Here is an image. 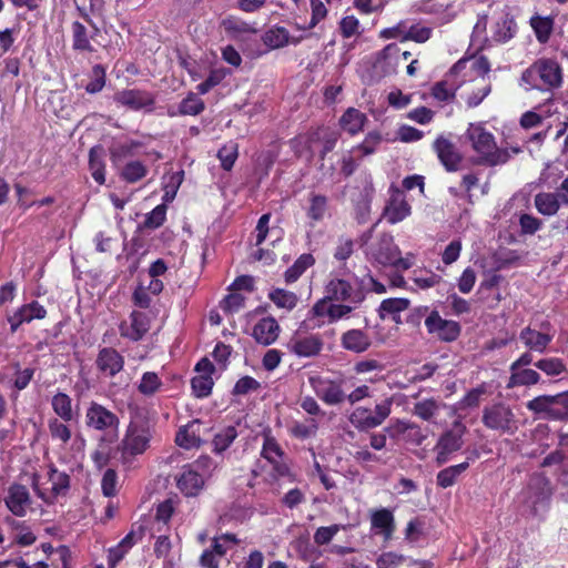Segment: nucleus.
I'll return each instance as SVG.
<instances>
[{"mask_svg": "<svg viewBox=\"0 0 568 568\" xmlns=\"http://www.w3.org/2000/svg\"><path fill=\"white\" fill-rule=\"evenodd\" d=\"M239 544V539L234 534H222L216 536L212 540V549L214 552L222 558L226 555L227 550Z\"/></svg>", "mask_w": 568, "mask_h": 568, "instance_id": "obj_50", "label": "nucleus"}, {"mask_svg": "<svg viewBox=\"0 0 568 568\" xmlns=\"http://www.w3.org/2000/svg\"><path fill=\"white\" fill-rule=\"evenodd\" d=\"M52 408L61 419L69 422L73 417L72 400L69 395L58 393L52 398Z\"/></svg>", "mask_w": 568, "mask_h": 568, "instance_id": "obj_43", "label": "nucleus"}, {"mask_svg": "<svg viewBox=\"0 0 568 568\" xmlns=\"http://www.w3.org/2000/svg\"><path fill=\"white\" fill-rule=\"evenodd\" d=\"M371 525L377 534H382L385 540H389L395 531V519L393 513L387 508L372 511Z\"/></svg>", "mask_w": 568, "mask_h": 568, "instance_id": "obj_27", "label": "nucleus"}, {"mask_svg": "<svg viewBox=\"0 0 568 568\" xmlns=\"http://www.w3.org/2000/svg\"><path fill=\"white\" fill-rule=\"evenodd\" d=\"M527 408L535 414H544L547 418L556 420L552 395H541L527 403Z\"/></svg>", "mask_w": 568, "mask_h": 568, "instance_id": "obj_37", "label": "nucleus"}, {"mask_svg": "<svg viewBox=\"0 0 568 568\" xmlns=\"http://www.w3.org/2000/svg\"><path fill=\"white\" fill-rule=\"evenodd\" d=\"M366 120L367 118L363 112L349 108L342 115L339 123L346 132L354 135L363 130Z\"/></svg>", "mask_w": 568, "mask_h": 568, "instance_id": "obj_30", "label": "nucleus"}, {"mask_svg": "<svg viewBox=\"0 0 568 568\" xmlns=\"http://www.w3.org/2000/svg\"><path fill=\"white\" fill-rule=\"evenodd\" d=\"M47 316L45 308L37 301L22 305L11 316L8 317L11 332H16L23 323H30L33 320H43Z\"/></svg>", "mask_w": 568, "mask_h": 568, "instance_id": "obj_20", "label": "nucleus"}, {"mask_svg": "<svg viewBox=\"0 0 568 568\" xmlns=\"http://www.w3.org/2000/svg\"><path fill=\"white\" fill-rule=\"evenodd\" d=\"M535 206L542 215H555L560 207L558 195L555 193H538L535 196Z\"/></svg>", "mask_w": 568, "mask_h": 568, "instance_id": "obj_38", "label": "nucleus"}, {"mask_svg": "<svg viewBox=\"0 0 568 568\" xmlns=\"http://www.w3.org/2000/svg\"><path fill=\"white\" fill-rule=\"evenodd\" d=\"M237 437V430L234 426H227L219 432L213 438V450L217 454L227 449Z\"/></svg>", "mask_w": 568, "mask_h": 568, "instance_id": "obj_46", "label": "nucleus"}, {"mask_svg": "<svg viewBox=\"0 0 568 568\" xmlns=\"http://www.w3.org/2000/svg\"><path fill=\"white\" fill-rule=\"evenodd\" d=\"M191 386L196 397H206L211 394L213 379L209 374H199L192 378Z\"/></svg>", "mask_w": 568, "mask_h": 568, "instance_id": "obj_49", "label": "nucleus"}, {"mask_svg": "<svg viewBox=\"0 0 568 568\" xmlns=\"http://www.w3.org/2000/svg\"><path fill=\"white\" fill-rule=\"evenodd\" d=\"M217 158L220 159L221 165L224 170H231L237 158V145L235 143L224 145L219 150Z\"/></svg>", "mask_w": 568, "mask_h": 568, "instance_id": "obj_60", "label": "nucleus"}, {"mask_svg": "<svg viewBox=\"0 0 568 568\" xmlns=\"http://www.w3.org/2000/svg\"><path fill=\"white\" fill-rule=\"evenodd\" d=\"M367 256L371 261L382 266H393L397 270H408L413 266V255L400 256L399 247L394 243L390 234H382L367 248Z\"/></svg>", "mask_w": 568, "mask_h": 568, "instance_id": "obj_3", "label": "nucleus"}, {"mask_svg": "<svg viewBox=\"0 0 568 568\" xmlns=\"http://www.w3.org/2000/svg\"><path fill=\"white\" fill-rule=\"evenodd\" d=\"M552 491L550 479L541 473H536L529 477L523 495L528 506L537 513L538 508L550 499Z\"/></svg>", "mask_w": 568, "mask_h": 568, "instance_id": "obj_7", "label": "nucleus"}, {"mask_svg": "<svg viewBox=\"0 0 568 568\" xmlns=\"http://www.w3.org/2000/svg\"><path fill=\"white\" fill-rule=\"evenodd\" d=\"M315 263V258L310 253L302 254L294 264L286 270L284 273V278L286 283L296 282L300 276L313 264Z\"/></svg>", "mask_w": 568, "mask_h": 568, "instance_id": "obj_36", "label": "nucleus"}, {"mask_svg": "<svg viewBox=\"0 0 568 568\" xmlns=\"http://www.w3.org/2000/svg\"><path fill=\"white\" fill-rule=\"evenodd\" d=\"M140 146L139 142L125 141L114 143L110 148V159L114 165H118L126 158L135 155V150Z\"/></svg>", "mask_w": 568, "mask_h": 568, "instance_id": "obj_39", "label": "nucleus"}, {"mask_svg": "<svg viewBox=\"0 0 568 568\" xmlns=\"http://www.w3.org/2000/svg\"><path fill=\"white\" fill-rule=\"evenodd\" d=\"M308 383L316 396L326 405H341L346 399L344 379H331L318 375L311 376Z\"/></svg>", "mask_w": 568, "mask_h": 568, "instance_id": "obj_5", "label": "nucleus"}, {"mask_svg": "<svg viewBox=\"0 0 568 568\" xmlns=\"http://www.w3.org/2000/svg\"><path fill=\"white\" fill-rule=\"evenodd\" d=\"M95 364L104 376L113 377L123 369L124 358L116 349L104 347L99 352Z\"/></svg>", "mask_w": 568, "mask_h": 568, "instance_id": "obj_19", "label": "nucleus"}, {"mask_svg": "<svg viewBox=\"0 0 568 568\" xmlns=\"http://www.w3.org/2000/svg\"><path fill=\"white\" fill-rule=\"evenodd\" d=\"M150 420L136 413L130 420L125 435L121 442L120 450L123 456H136L143 454L150 446L152 438Z\"/></svg>", "mask_w": 568, "mask_h": 568, "instance_id": "obj_4", "label": "nucleus"}, {"mask_svg": "<svg viewBox=\"0 0 568 568\" xmlns=\"http://www.w3.org/2000/svg\"><path fill=\"white\" fill-rule=\"evenodd\" d=\"M205 480L190 466H183L176 477V486L185 497H196L204 488Z\"/></svg>", "mask_w": 568, "mask_h": 568, "instance_id": "obj_18", "label": "nucleus"}, {"mask_svg": "<svg viewBox=\"0 0 568 568\" xmlns=\"http://www.w3.org/2000/svg\"><path fill=\"white\" fill-rule=\"evenodd\" d=\"M469 467L468 462L449 466L440 470L436 476V483L440 488H448L456 484L458 477Z\"/></svg>", "mask_w": 568, "mask_h": 568, "instance_id": "obj_32", "label": "nucleus"}, {"mask_svg": "<svg viewBox=\"0 0 568 568\" xmlns=\"http://www.w3.org/2000/svg\"><path fill=\"white\" fill-rule=\"evenodd\" d=\"M484 425L494 430L513 434L517 430V420L509 406L495 404L483 412Z\"/></svg>", "mask_w": 568, "mask_h": 568, "instance_id": "obj_6", "label": "nucleus"}, {"mask_svg": "<svg viewBox=\"0 0 568 568\" xmlns=\"http://www.w3.org/2000/svg\"><path fill=\"white\" fill-rule=\"evenodd\" d=\"M72 48L77 51L92 52L93 47L88 37V30L84 24L79 21L72 23Z\"/></svg>", "mask_w": 568, "mask_h": 568, "instance_id": "obj_40", "label": "nucleus"}, {"mask_svg": "<svg viewBox=\"0 0 568 568\" xmlns=\"http://www.w3.org/2000/svg\"><path fill=\"white\" fill-rule=\"evenodd\" d=\"M99 151L100 150L95 148L90 150L89 165L94 181L99 184H103L105 182V166Z\"/></svg>", "mask_w": 568, "mask_h": 568, "instance_id": "obj_51", "label": "nucleus"}, {"mask_svg": "<svg viewBox=\"0 0 568 568\" xmlns=\"http://www.w3.org/2000/svg\"><path fill=\"white\" fill-rule=\"evenodd\" d=\"M268 298L281 308H285L287 311L293 310L298 301V297L295 293L288 292L282 288H275L268 294Z\"/></svg>", "mask_w": 568, "mask_h": 568, "instance_id": "obj_44", "label": "nucleus"}, {"mask_svg": "<svg viewBox=\"0 0 568 568\" xmlns=\"http://www.w3.org/2000/svg\"><path fill=\"white\" fill-rule=\"evenodd\" d=\"M201 434L202 423L199 419H194L180 427L175 436V443L184 449L199 447L202 444Z\"/></svg>", "mask_w": 568, "mask_h": 568, "instance_id": "obj_24", "label": "nucleus"}, {"mask_svg": "<svg viewBox=\"0 0 568 568\" xmlns=\"http://www.w3.org/2000/svg\"><path fill=\"white\" fill-rule=\"evenodd\" d=\"M516 33V22L509 12H504L496 21L494 27V40L497 42H507Z\"/></svg>", "mask_w": 568, "mask_h": 568, "instance_id": "obj_29", "label": "nucleus"}, {"mask_svg": "<svg viewBox=\"0 0 568 568\" xmlns=\"http://www.w3.org/2000/svg\"><path fill=\"white\" fill-rule=\"evenodd\" d=\"M466 135L471 142L474 151L479 155V164L496 166L505 164L510 159L508 150L499 149L494 135L483 124L470 123Z\"/></svg>", "mask_w": 568, "mask_h": 568, "instance_id": "obj_2", "label": "nucleus"}, {"mask_svg": "<svg viewBox=\"0 0 568 568\" xmlns=\"http://www.w3.org/2000/svg\"><path fill=\"white\" fill-rule=\"evenodd\" d=\"M6 505L13 515L24 516L30 505V495L27 487L19 484L12 485L9 488Z\"/></svg>", "mask_w": 568, "mask_h": 568, "instance_id": "obj_23", "label": "nucleus"}, {"mask_svg": "<svg viewBox=\"0 0 568 568\" xmlns=\"http://www.w3.org/2000/svg\"><path fill=\"white\" fill-rule=\"evenodd\" d=\"M556 420H568V390L552 395Z\"/></svg>", "mask_w": 568, "mask_h": 568, "instance_id": "obj_63", "label": "nucleus"}, {"mask_svg": "<svg viewBox=\"0 0 568 568\" xmlns=\"http://www.w3.org/2000/svg\"><path fill=\"white\" fill-rule=\"evenodd\" d=\"M223 27L226 32L234 37H244L257 32V29L239 18L230 17L223 21Z\"/></svg>", "mask_w": 568, "mask_h": 568, "instance_id": "obj_41", "label": "nucleus"}, {"mask_svg": "<svg viewBox=\"0 0 568 568\" xmlns=\"http://www.w3.org/2000/svg\"><path fill=\"white\" fill-rule=\"evenodd\" d=\"M49 432L53 439L60 440L62 444H67L71 438L70 428L58 418L49 420Z\"/></svg>", "mask_w": 568, "mask_h": 568, "instance_id": "obj_54", "label": "nucleus"}, {"mask_svg": "<svg viewBox=\"0 0 568 568\" xmlns=\"http://www.w3.org/2000/svg\"><path fill=\"white\" fill-rule=\"evenodd\" d=\"M323 345V339L318 335L296 334L287 343V349L298 357H313L321 353Z\"/></svg>", "mask_w": 568, "mask_h": 568, "instance_id": "obj_16", "label": "nucleus"}, {"mask_svg": "<svg viewBox=\"0 0 568 568\" xmlns=\"http://www.w3.org/2000/svg\"><path fill=\"white\" fill-rule=\"evenodd\" d=\"M262 456L270 463L274 464L276 470L280 474H284L286 471V467L281 464L283 452L278 446L277 442L275 440V438L272 437L270 433L264 434Z\"/></svg>", "mask_w": 568, "mask_h": 568, "instance_id": "obj_28", "label": "nucleus"}, {"mask_svg": "<svg viewBox=\"0 0 568 568\" xmlns=\"http://www.w3.org/2000/svg\"><path fill=\"white\" fill-rule=\"evenodd\" d=\"M562 83V70L559 63L550 58H540L523 71L519 84L526 91L532 89H556Z\"/></svg>", "mask_w": 568, "mask_h": 568, "instance_id": "obj_1", "label": "nucleus"}, {"mask_svg": "<svg viewBox=\"0 0 568 568\" xmlns=\"http://www.w3.org/2000/svg\"><path fill=\"white\" fill-rule=\"evenodd\" d=\"M535 366L551 377L559 376L567 371L565 363L558 357L540 358L535 363Z\"/></svg>", "mask_w": 568, "mask_h": 568, "instance_id": "obj_45", "label": "nucleus"}, {"mask_svg": "<svg viewBox=\"0 0 568 568\" xmlns=\"http://www.w3.org/2000/svg\"><path fill=\"white\" fill-rule=\"evenodd\" d=\"M409 215L410 205L406 201L404 192L397 187H390V196L383 211L384 219L390 224H396Z\"/></svg>", "mask_w": 568, "mask_h": 568, "instance_id": "obj_15", "label": "nucleus"}, {"mask_svg": "<svg viewBox=\"0 0 568 568\" xmlns=\"http://www.w3.org/2000/svg\"><path fill=\"white\" fill-rule=\"evenodd\" d=\"M113 99L116 103L134 111L143 109L146 112H151L155 103V98L152 93L138 89L119 91L114 94Z\"/></svg>", "mask_w": 568, "mask_h": 568, "instance_id": "obj_13", "label": "nucleus"}, {"mask_svg": "<svg viewBox=\"0 0 568 568\" xmlns=\"http://www.w3.org/2000/svg\"><path fill=\"white\" fill-rule=\"evenodd\" d=\"M245 297L240 293H231L221 303L224 312L233 314L244 306Z\"/></svg>", "mask_w": 568, "mask_h": 568, "instance_id": "obj_64", "label": "nucleus"}, {"mask_svg": "<svg viewBox=\"0 0 568 568\" xmlns=\"http://www.w3.org/2000/svg\"><path fill=\"white\" fill-rule=\"evenodd\" d=\"M85 424L95 430H112L116 434L120 420L114 413L93 402L87 409Z\"/></svg>", "mask_w": 568, "mask_h": 568, "instance_id": "obj_10", "label": "nucleus"}, {"mask_svg": "<svg viewBox=\"0 0 568 568\" xmlns=\"http://www.w3.org/2000/svg\"><path fill=\"white\" fill-rule=\"evenodd\" d=\"M540 331L527 326L521 329L519 339L529 351L545 353L548 345L552 342L555 333L548 322L540 325Z\"/></svg>", "mask_w": 568, "mask_h": 568, "instance_id": "obj_11", "label": "nucleus"}, {"mask_svg": "<svg viewBox=\"0 0 568 568\" xmlns=\"http://www.w3.org/2000/svg\"><path fill=\"white\" fill-rule=\"evenodd\" d=\"M280 334V325L273 317L260 320L253 328V337L264 346L273 344Z\"/></svg>", "mask_w": 568, "mask_h": 568, "instance_id": "obj_25", "label": "nucleus"}, {"mask_svg": "<svg viewBox=\"0 0 568 568\" xmlns=\"http://www.w3.org/2000/svg\"><path fill=\"white\" fill-rule=\"evenodd\" d=\"M433 149L447 171L455 172L459 169L463 156L450 140L440 135L434 141Z\"/></svg>", "mask_w": 568, "mask_h": 568, "instance_id": "obj_17", "label": "nucleus"}, {"mask_svg": "<svg viewBox=\"0 0 568 568\" xmlns=\"http://www.w3.org/2000/svg\"><path fill=\"white\" fill-rule=\"evenodd\" d=\"M49 483L51 488L49 491H45L40 487L38 476L33 475L32 487L34 491L43 501L51 504L58 496L67 493L70 486V477L63 471L51 468L49 471Z\"/></svg>", "mask_w": 568, "mask_h": 568, "instance_id": "obj_12", "label": "nucleus"}, {"mask_svg": "<svg viewBox=\"0 0 568 568\" xmlns=\"http://www.w3.org/2000/svg\"><path fill=\"white\" fill-rule=\"evenodd\" d=\"M310 205L306 210L307 217L313 222H320L324 219L327 212V197L322 194L311 193Z\"/></svg>", "mask_w": 568, "mask_h": 568, "instance_id": "obj_35", "label": "nucleus"}, {"mask_svg": "<svg viewBox=\"0 0 568 568\" xmlns=\"http://www.w3.org/2000/svg\"><path fill=\"white\" fill-rule=\"evenodd\" d=\"M425 325L429 334L444 342L455 341L460 333V326L457 322L442 318L436 311H433L426 317Z\"/></svg>", "mask_w": 568, "mask_h": 568, "instance_id": "obj_14", "label": "nucleus"}, {"mask_svg": "<svg viewBox=\"0 0 568 568\" xmlns=\"http://www.w3.org/2000/svg\"><path fill=\"white\" fill-rule=\"evenodd\" d=\"M92 79L87 84L85 91L88 93L94 94L100 92L105 85V70L101 64H95L92 68Z\"/></svg>", "mask_w": 568, "mask_h": 568, "instance_id": "obj_55", "label": "nucleus"}, {"mask_svg": "<svg viewBox=\"0 0 568 568\" xmlns=\"http://www.w3.org/2000/svg\"><path fill=\"white\" fill-rule=\"evenodd\" d=\"M149 329V317L144 313L136 311L131 313L130 323L123 322L120 325L121 336L130 338L131 341L141 339Z\"/></svg>", "mask_w": 568, "mask_h": 568, "instance_id": "obj_22", "label": "nucleus"}, {"mask_svg": "<svg viewBox=\"0 0 568 568\" xmlns=\"http://www.w3.org/2000/svg\"><path fill=\"white\" fill-rule=\"evenodd\" d=\"M540 381V375L537 371L531 368H518L515 371H510V377L507 384V387H516V386H531L538 384Z\"/></svg>", "mask_w": 568, "mask_h": 568, "instance_id": "obj_33", "label": "nucleus"}, {"mask_svg": "<svg viewBox=\"0 0 568 568\" xmlns=\"http://www.w3.org/2000/svg\"><path fill=\"white\" fill-rule=\"evenodd\" d=\"M166 217V206L164 204H160L155 206L145 217L144 227L146 229H158L160 227Z\"/></svg>", "mask_w": 568, "mask_h": 568, "instance_id": "obj_57", "label": "nucleus"}, {"mask_svg": "<svg viewBox=\"0 0 568 568\" xmlns=\"http://www.w3.org/2000/svg\"><path fill=\"white\" fill-rule=\"evenodd\" d=\"M341 528L342 526L337 524L317 528L314 534V542L317 546L328 545Z\"/></svg>", "mask_w": 568, "mask_h": 568, "instance_id": "obj_61", "label": "nucleus"}, {"mask_svg": "<svg viewBox=\"0 0 568 568\" xmlns=\"http://www.w3.org/2000/svg\"><path fill=\"white\" fill-rule=\"evenodd\" d=\"M442 281V277L428 270H416L413 274V282L417 287L427 290L436 286Z\"/></svg>", "mask_w": 568, "mask_h": 568, "instance_id": "obj_48", "label": "nucleus"}, {"mask_svg": "<svg viewBox=\"0 0 568 568\" xmlns=\"http://www.w3.org/2000/svg\"><path fill=\"white\" fill-rule=\"evenodd\" d=\"M341 344L345 349L358 354L366 352L371 347L372 341L363 329L352 328L342 334Z\"/></svg>", "mask_w": 568, "mask_h": 568, "instance_id": "obj_26", "label": "nucleus"}, {"mask_svg": "<svg viewBox=\"0 0 568 568\" xmlns=\"http://www.w3.org/2000/svg\"><path fill=\"white\" fill-rule=\"evenodd\" d=\"M262 40L270 49H280L290 42V32L284 27L274 26L264 32Z\"/></svg>", "mask_w": 568, "mask_h": 568, "instance_id": "obj_34", "label": "nucleus"}, {"mask_svg": "<svg viewBox=\"0 0 568 568\" xmlns=\"http://www.w3.org/2000/svg\"><path fill=\"white\" fill-rule=\"evenodd\" d=\"M409 306V301L406 298H387L384 300L379 306L381 316H384V313L388 314H397L402 311L407 310Z\"/></svg>", "mask_w": 568, "mask_h": 568, "instance_id": "obj_59", "label": "nucleus"}, {"mask_svg": "<svg viewBox=\"0 0 568 568\" xmlns=\"http://www.w3.org/2000/svg\"><path fill=\"white\" fill-rule=\"evenodd\" d=\"M148 174V168L141 161H130L121 170L120 176L128 183H135Z\"/></svg>", "mask_w": 568, "mask_h": 568, "instance_id": "obj_42", "label": "nucleus"}, {"mask_svg": "<svg viewBox=\"0 0 568 568\" xmlns=\"http://www.w3.org/2000/svg\"><path fill=\"white\" fill-rule=\"evenodd\" d=\"M192 469H194L196 473H200L201 477L206 480L211 477L212 473L216 468V464L214 460L207 456H201L196 460H194L191 464H187Z\"/></svg>", "mask_w": 568, "mask_h": 568, "instance_id": "obj_53", "label": "nucleus"}, {"mask_svg": "<svg viewBox=\"0 0 568 568\" xmlns=\"http://www.w3.org/2000/svg\"><path fill=\"white\" fill-rule=\"evenodd\" d=\"M348 420L359 432L376 428L373 412L368 407L358 406L354 408L348 416Z\"/></svg>", "mask_w": 568, "mask_h": 568, "instance_id": "obj_31", "label": "nucleus"}, {"mask_svg": "<svg viewBox=\"0 0 568 568\" xmlns=\"http://www.w3.org/2000/svg\"><path fill=\"white\" fill-rule=\"evenodd\" d=\"M490 92V84L486 82L485 78L483 77L479 80V85L476 87V89L468 94L466 99V103L469 108H475L481 103V101L489 94Z\"/></svg>", "mask_w": 568, "mask_h": 568, "instance_id": "obj_56", "label": "nucleus"}, {"mask_svg": "<svg viewBox=\"0 0 568 568\" xmlns=\"http://www.w3.org/2000/svg\"><path fill=\"white\" fill-rule=\"evenodd\" d=\"M327 298L336 302H346L359 305L364 298V292L359 287H354L347 280L333 277L325 287Z\"/></svg>", "mask_w": 568, "mask_h": 568, "instance_id": "obj_9", "label": "nucleus"}, {"mask_svg": "<svg viewBox=\"0 0 568 568\" xmlns=\"http://www.w3.org/2000/svg\"><path fill=\"white\" fill-rule=\"evenodd\" d=\"M204 102L194 93H190L179 105V114L197 115L204 110Z\"/></svg>", "mask_w": 568, "mask_h": 568, "instance_id": "obj_47", "label": "nucleus"}, {"mask_svg": "<svg viewBox=\"0 0 568 568\" xmlns=\"http://www.w3.org/2000/svg\"><path fill=\"white\" fill-rule=\"evenodd\" d=\"M445 408L446 404L440 398L429 397L414 403L412 414L422 420L436 423Z\"/></svg>", "mask_w": 568, "mask_h": 568, "instance_id": "obj_21", "label": "nucleus"}, {"mask_svg": "<svg viewBox=\"0 0 568 568\" xmlns=\"http://www.w3.org/2000/svg\"><path fill=\"white\" fill-rule=\"evenodd\" d=\"M455 87L449 85L447 80L439 81L432 88V95L438 101H449L455 95Z\"/></svg>", "mask_w": 568, "mask_h": 568, "instance_id": "obj_62", "label": "nucleus"}, {"mask_svg": "<svg viewBox=\"0 0 568 568\" xmlns=\"http://www.w3.org/2000/svg\"><path fill=\"white\" fill-rule=\"evenodd\" d=\"M161 385L162 383L158 374L153 372H146L143 374L141 382L138 386V389L141 394L145 396H151L159 390Z\"/></svg>", "mask_w": 568, "mask_h": 568, "instance_id": "obj_52", "label": "nucleus"}, {"mask_svg": "<svg viewBox=\"0 0 568 568\" xmlns=\"http://www.w3.org/2000/svg\"><path fill=\"white\" fill-rule=\"evenodd\" d=\"M393 406V399L390 397L383 399L377 403L372 409L375 427L381 426L390 415Z\"/></svg>", "mask_w": 568, "mask_h": 568, "instance_id": "obj_58", "label": "nucleus"}, {"mask_svg": "<svg viewBox=\"0 0 568 568\" xmlns=\"http://www.w3.org/2000/svg\"><path fill=\"white\" fill-rule=\"evenodd\" d=\"M464 433L465 427L460 424H455L452 429L446 430L440 435L434 448L436 452V464L438 466L446 464L449 460L450 455L463 447Z\"/></svg>", "mask_w": 568, "mask_h": 568, "instance_id": "obj_8", "label": "nucleus"}]
</instances>
